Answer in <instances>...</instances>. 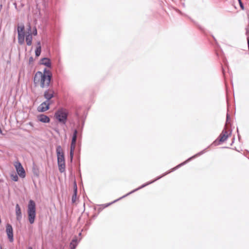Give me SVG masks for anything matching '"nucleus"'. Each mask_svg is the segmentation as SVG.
<instances>
[{
    "instance_id": "ddd939ff",
    "label": "nucleus",
    "mask_w": 249,
    "mask_h": 249,
    "mask_svg": "<svg viewBox=\"0 0 249 249\" xmlns=\"http://www.w3.org/2000/svg\"><path fill=\"white\" fill-rule=\"evenodd\" d=\"M39 64L44 65L49 68H52V63L51 59L48 57H43L40 60Z\"/></svg>"
},
{
    "instance_id": "ea45409f",
    "label": "nucleus",
    "mask_w": 249,
    "mask_h": 249,
    "mask_svg": "<svg viewBox=\"0 0 249 249\" xmlns=\"http://www.w3.org/2000/svg\"><path fill=\"white\" fill-rule=\"evenodd\" d=\"M0 249H2V247L1 245H0Z\"/></svg>"
},
{
    "instance_id": "423d86ee",
    "label": "nucleus",
    "mask_w": 249,
    "mask_h": 249,
    "mask_svg": "<svg viewBox=\"0 0 249 249\" xmlns=\"http://www.w3.org/2000/svg\"><path fill=\"white\" fill-rule=\"evenodd\" d=\"M80 131H79L77 129H73V133L72 136L70 146V162L72 163L73 160V158L74 155V151L75 148V144L76 143V141L78 138L81 139L82 137H80L79 136V134Z\"/></svg>"
},
{
    "instance_id": "4be33fe9",
    "label": "nucleus",
    "mask_w": 249,
    "mask_h": 249,
    "mask_svg": "<svg viewBox=\"0 0 249 249\" xmlns=\"http://www.w3.org/2000/svg\"><path fill=\"white\" fill-rule=\"evenodd\" d=\"M11 178L12 180L14 181H18V176L16 174H11Z\"/></svg>"
},
{
    "instance_id": "20e7f679",
    "label": "nucleus",
    "mask_w": 249,
    "mask_h": 249,
    "mask_svg": "<svg viewBox=\"0 0 249 249\" xmlns=\"http://www.w3.org/2000/svg\"><path fill=\"white\" fill-rule=\"evenodd\" d=\"M69 116L68 110L64 107L58 108L54 113V117L61 125H66Z\"/></svg>"
},
{
    "instance_id": "bb28decb",
    "label": "nucleus",
    "mask_w": 249,
    "mask_h": 249,
    "mask_svg": "<svg viewBox=\"0 0 249 249\" xmlns=\"http://www.w3.org/2000/svg\"><path fill=\"white\" fill-rule=\"evenodd\" d=\"M213 39H214V41L215 42V46H214V50H215V54L216 55H218V51L217 50V48H216V47H217V40L216 39L213 37Z\"/></svg>"
},
{
    "instance_id": "f257e3e1",
    "label": "nucleus",
    "mask_w": 249,
    "mask_h": 249,
    "mask_svg": "<svg viewBox=\"0 0 249 249\" xmlns=\"http://www.w3.org/2000/svg\"><path fill=\"white\" fill-rule=\"evenodd\" d=\"M204 154V150L201 151L200 152L197 153V154H195V155L192 156L191 157L188 158L187 160H186L185 161H184V162L178 164L177 166H176V167L172 168L171 169L170 171H167L165 173H164V174H163L162 175L160 176H159V177H157L154 180H153L152 181H149V182H147L143 184H142V185H141V186H140L139 187L133 190V191L130 192L129 193H127V194H126L124 196H123L121 197L120 198L113 201V202H110V203H107V204H103V205H101V206H103V208L102 209H104L108 206H109L110 205L113 204V203H115L116 202H117V201L121 199L122 198H124L127 196H128V195L137 191L138 190H140V189H141L142 188H143V187L154 182L155 181L160 179V178H162L163 177L167 175V174H169L170 173L172 172H173L175 170H176L177 169H178V168H179V167H181L182 166L186 164L187 163H188L189 161H190V160H192L198 157V156H200L201 155H202V154Z\"/></svg>"
},
{
    "instance_id": "39448f33",
    "label": "nucleus",
    "mask_w": 249,
    "mask_h": 249,
    "mask_svg": "<svg viewBox=\"0 0 249 249\" xmlns=\"http://www.w3.org/2000/svg\"><path fill=\"white\" fill-rule=\"evenodd\" d=\"M57 164L59 171L62 173L65 171V160L64 154L60 145H57L56 148Z\"/></svg>"
},
{
    "instance_id": "7ed1b4c3",
    "label": "nucleus",
    "mask_w": 249,
    "mask_h": 249,
    "mask_svg": "<svg viewBox=\"0 0 249 249\" xmlns=\"http://www.w3.org/2000/svg\"><path fill=\"white\" fill-rule=\"evenodd\" d=\"M52 79V72L47 68H44L43 72L37 71L35 74L33 82L36 86L39 84L40 87L44 89L51 86Z\"/></svg>"
},
{
    "instance_id": "1a4fd4ad",
    "label": "nucleus",
    "mask_w": 249,
    "mask_h": 249,
    "mask_svg": "<svg viewBox=\"0 0 249 249\" xmlns=\"http://www.w3.org/2000/svg\"><path fill=\"white\" fill-rule=\"evenodd\" d=\"M46 89L44 92V97L46 100L51 101V100L54 97L55 92L54 89L50 86Z\"/></svg>"
},
{
    "instance_id": "473e14b6",
    "label": "nucleus",
    "mask_w": 249,
    "mask_h": 249,
    "mask_svg": "<svg viewBox=\"0 0 249 249\" xmlns=\"http://www.w3.org/2000/svg\"><path fill=\"white\" fill-rule=\"evenodd\" d=\"M246 35L249 36V29H247L246 31Z\"/></svg>"
},
{
    "instance_id": "f03ea898",
    "label": "nucleus",
    "mask_w": 249,
    "mask_h": 249,
    "mask_svg": "<svg viewBox=\"0 0 249 249\" xmlns=\"http://www.w3.org/2000/svg\"><path fill=\"white\" fill-rule=\"evenodd\" d=\"M52 79V72L47 68H44L43 72L37 71L35 74L33 82L36 86L39 84L40 87L44 89L51 86Z\"/></svg>"
},
{
    "instance_id": "a19ab883",
    "label": "nucleus",
    "mask_w": 249,
    "mask_h": 249,
    "mask_svg": "<svg viewBox=\"0 0 249 249\" xmlns=\"http://www.w3.org/2000/svg\"><path fill=\"white\" fill-rule=\"evenodd\" d=\"M81 235V232H80V233H79V236H80Z\"/></svg>"
},
{
    "instance_id": "e433bc0d",
    "label": "nucleus",
    "mask_w": 249,
    "mask_h": 249,
    "mask_svg": "<svg viewBox=\"0 0 249 249\" xmlns=\"http://www.w3.org/2000/svg\"><path fill=\"white\" fill-rule=\"evenodd\" d=\"M2 7V4H0V11L1 10Z\"/></svg>"
},
{
    "instance_id": "dca6fc26",
    "label": "nucleus",
    "mask_w": 249,
    "mask_h": 249,
    "mask_svg": "<svg viewBox=\"0 0 249 249\" xmlns=\"http://www.w3.org/2000/svg\"><path fill=\"white\" fill-rule=\"evenodd\" d=\"M16 213L17 220L20 221L22 218V213L20 206L18 204L16 205Z\"/></svg>"
},
{
    "instance_id": "412c9836",
    "label": "nucleus",
    "mask_w": 249,
    "mask_h": 249,
    "mask_svg": "<svg viewBox=\"0 0 249 249\" xmlns=\"http://www.w3.org/2000/svg\"><path fill=\"white\" fill-rule=\"evenodd\" d=\"M41 52V48L39 47H36L35 50V55L36 57H38L40 55Z\"/></svg>"
},
{
    "instance_id": "b1692460",
    "label": "nucleus",
    "mask_w": 249,
    "mask_h": 249,
    "mask_svg": "<svg viewBox=\"0 0 249 249\" xmlns=\"http://www.w3.org/2000/svg\"><path fill=\"white\" fill-rule=\"evenodd\" d=\"M191 21L192 22H193L194 23V24H195V25H196V26H197V27L199 28V29L202 32H205V30H204V29L201 26H200L199 25L197 24V23H196V22H195L193 20L191 19Z\"/></svg>"
},
{
    "instance_id": "c9c22d12",
    "label": "nucleus",
    "mask_w": 249,
    "mask_h": 249,
    "mask_svg": "<svg viewBox=\"0 0 249 249\" xmlns=\"http://www.w3.org/2000/svg\"><path fill=\"white\" fill-rule=\"evenodd\" d=\"M29 124L32 126H33V124L32 122H29Z\"/></svg>"
},
{
    "instance_id": "a211bd4d",
    "label": "nucleus",
    "mask_w": 249,
    "mask_h": 249,
    "mask_svg": "<svg viewBox=\"0 0 249 249\" xmlns=\"http://www.w3.org/2000/svg\"><path fill=\"white\" fill-rule=\"evenodd\" d=\"M25 26L23 24L18 26L17 29L18 35H25Z\"/></svg>"
},
{
    "instance_id": "6ab92c4d",
    "label": "nucleus",
    "mask_w": 249,
    "mask_h": 249,
    "mask_svg": "<svg viewBox=\"0 0 249 249\" xmlns=\"http://www.w3.org/2000/svg\"><path fill=\"white\" fill-rule=\"evenodd\" d=\"M18 42L19 44L22 45L24 43L25 35H18Z\"/></svg>"
},
{
    "instance_id": "2eb2a0df",
    "label": "nucleus",
    "mask_w": 249,
    "mask_h": 249,
    "mask_svg": "<svg viewBox=\"0 0 249 249\" xmlns=\"http://www.w3.org/2000/svg\"><path fill=\"white\" fill-rule=\"evenodd\" d=\"M32 36L31 33V27L29 26L28 28V34L26 36V44L28 46H30L32 43Z\"/></svg>"
},
{
    "instance_id": "4c0bfd02",
    "label": "nucleus",
    "mask_w": 249,
    "mask_h": 249,
    "mask_svg": "<svg viewBox=\"0 0 249 249\" xmlns=\"http://www.w3.org/2000/svg\"><path fill=\"white\" fill-rule=\"evenodd\" d=\"M0 134H2V130L0 128Z\"/></svg>"
},
{
    "instance_id": "f3484780",
    "label": "nucleus",
    "mask_w": 249,
    "mask_h": 249,
    "mask_svg": "<svg viewBox=\"0 0 249 249\" xmlns=\"http://www.w3.org/2000/svg\"><path fill=\"white\" fill-rule=\"evenodd\" d=\"M78 242L79 241H78V239L76 237L73 238L70 244V249H75L78 245Z\"/></svg>"
},
{
    "instance_id": "72a5a7b5",
    "label": "nucleus",
    "mask_w": 249,
    "mask_h": 249,
    "mask_svg": "<svg viewBox=\"0 0 249 249\" xmlns=\"http://www.w3.org/2000/svg\"><path fill=\"white\" fill-rule=\"evenodd\" d=\"M247 41H248V49L249 50V37H248Z\"/></svg>"
},
{
    "instance_id": "393cba45",
    "label": "nucleus",
    "mask_w": 249,
    "mask_h": 249,
    "mask_svg": "<svg viewBox=\"0 0 249 249\" xmlns=\"http://www.w3.org/2000/svg\"><path fill=\"white\" fill-rule=\"evenodd\" d=\"M77 193L73 192V194L72 195V199H71V202L72 203H74L75 202L76 198L77 197Z\"/></svg>"
},
{
    "instance_id": "f8f14e48",
    "label": "nucleus",
    "mask_w": 249,
    "mask_h": 249,
    "mask_svg": "<svg viewBox=\"0 0 249 249\" xmlns=\"http://www.w3.org/2000/svg\"><path fill=\"white\" fill-rule=\"evenodd\" d=\"M230 135L231 132L227 130L226 129H224L219 137H220L219 139V144L220 142H224Z\"/></svg>"
},
{
    "instance_id": "cd10ccee",
    "label": "nucleus",
    "mask_w": 249,
    "mask_h": 249,
    "mask_svg": "<svg viewBox=\"0 0 249 249\" xmlns=\"http://www.w3.org/2000/svg\"><path fill=\"white\" fill-rule=\"evenodd\" d=\"M37 34V29H36V27H35L33 29V32L32 33V35H33L34 36H36Z\"/></svg>"
},
{
    "instance_id": "9d476101",
    "label": "nucleus",
    "mask_w": 249,
    "mask_h": 249,
    "mask_svg": "<svg viewBox=\"0 0 249 249\" xmlns=\"http://www.w3.org/2000/svg\"><path fill=\"white\" fill-rule=\"evenodd\" d=\"M51 104V101L45 100L38 107L37 110L39 112H44L50 109Z\"/></svg>"
},
{
    "instance_id": "c756f323",
    "label": "nucleus",
    "mask_w": 249,
    "mask_h": 249,
    "mask_svg": "<svg viewBox=\"0 0 249 249\" xmlns=\"http://www.w3.org/2000/svg\"><path fill=\"white\" fill-rule=\"evenodd\" d=\"M34 58L32 56L30 57L29 59V63L31 64V63H32L34 61Z\"/></svg>"
},
{
    "instance_id": "2f4dec72",
    "label": "nucleus",
    "mask_w": 249,
    "mask_h": 249,
    "mask_svg": "<svg viewBox=\"0 0 249 249\" xmlns=\"http://www.w3.org/2000/svg\"><path fill=\"white\" fill-rule=\"evenodd\" d=\"M37 47H39L40 48H41V43L40 41H37Z\"/></svg>"
},
{
    "instance_id": "c85d7f7f",
    "label": "nucleus",
    "mask_w": 249,
    "mask_h": 249,
    "mask_svg": "<svg viewBox=\"0 0 249 249\" xmlns=\"http://www.w3.org/2000/svg\"><path fill=\"white\" fill-rule=\"evenodd\" d=\"M240 6L242 10L244 9V6L243 3L242 2L241 0H238Z\"/></svg>"
},
{
    "instance_id": "9b49d317",
    "label": "nucleus",
    "mask_w": 249,
    "mask_h": 249,
    "mask_svg": "<svg viewBox=\"0 0 249 249\" xmlns=\"http://www.w3.org/2000/svg\"><path fill=\"white\" fill-rule=\"evenodd\" d=\"M6 231L7 235L8 238L10 242H13L14 240L13 238V230L12 226L10 224H7L6 226Z\"/></svg>"
},
{
    "instance_id": "0eeeda50",
    "label": "nucleus",
    "mask_w": 249,
    "mask_h": 249,
    "mask_svg": "<svg viewBox=\"0 0 249 249\" xmlns=\"http://www.w3.org/2000/svg\"><path fill=\"white\" fill-rule=\"evenodd\" d=\"M27 213L29 222L32 224L34 223L36 216V203L33 200H30L28 205Z\"/></svg>"
},
{
    "instance_id": "7c9ffc66",
    "label": "nucleus",
    "mask_w": 249,
    "mask_h": 249,
    "mask_svg": "<svg viewBox=\"0 0 249 249\" xmlns=\"http://www.w3.org/2000/svg\"><path fill=\"white\" fill-rule=\"evenodd\" d=\"M102 208H103V206H100V207L98 209V213H100L102 211V210L103 209H102Z\"/></svg>"
},
{
    "instance_id": "aec40b11",
    "label": "nucleus",
    "mask_w": 249,
    "mask_h": 249,
    "mask_svg": "<svg viewBox=\"0 0 249 249\" xmlns=\"http://www.w3.org/2000/svg\"><path fill=\"white\" fill-rule=\"evenodd\" d=\"M84 124H85V121L83 120L82 121V122L81 126H80V124H78V125L77 126V128L76 129L77 130H78L79 131H80V133L79 134V136L80 137H82V130H83V128Z\"/></svg>"
},
{
    "instance_id": "5701e85b",
    "label": "nucleus",
    "mask_w": 249,
    "mask_h": 249,
    "mask_svg": "<svg viewBox=\"0 0 249 249\" xmlns=\"http://www.w3.org/2000/svg\"><path fill=\"white\" fill-rule=\"evenodd\" d=\"M33 172L35 176H36L37 177H38L39 176V171L37 168H36L35 167H33Z\"/></svg>"
},
{
    "instance_id": "f704fd0d",
    "label": "nucleus",
    "mask_w": 249,
    "mask_h": 249,
    "mask_svg": "<svg viewBox=\"0 0 249 249\" xmlns=\"http://www.w3.org/2000/svg\"><path fill=\"white\" fill-rule=\"evenodd\" d=\"M97 215H98V214H94V215L92 216V218H93V219L95 218L97 216Z\"/></svg>"
},
{
    "instance_id": "4468645a",
    "label": "nucleus",
    "mask_w": 249,
    "mask_h": 249,
    "mask_svg": "<svg viewBox=\"0 0 249 249\" xmlns=\"http://www.w3.org/2000/svg\"><path fill=\"white\" fill-rule=\"evenodd\" d=\"M37 118L39 121L43 123H49L50 122L49 117L44 114L37 115Z\"/></svg>"
},
{
    "instance_id": "58836bf2",
    "label": "nucleus",
    "mask_w": 249,
    "mask_h": 249,
    "mask_svg": "<svg viewBox=\"0 0 249 249\" xmlns=\"http://www.w3.org/2000/svg\"><path fill=\"white\" fill-rule=\"evenodd\" d=\"M28 249H33L31 247H29L28 248Z\"/></svg>"
},
{
    "instance_id": "a878e982",
    "label": "nucleus",
    "mask_w": 249,
    "mask_h": 249,
    "mask_svg": "<svg viewBox=\"0 0 249 249\" xmlns=\"http://www.w3.org/2000/svg\"><path fill=\"white\" fill-rule=\"evenodd\" d=\"M73 192L77 193V186L76 181L73 182Z\"/></svg>"
},
{
    "instance_id": "6e6552de",
    "label": "nucleus",
    "mask_w": 249,
    "mask_h": 249,
    "mask_svg": "<svg viewBox=\"0 0 249 249\" xmlns=\"http://www.w3.org/2000/svg\"><path fill=\"white\" fill-rule=\"evenodd\" d=\"M14 165L18 175L21 178H25L26 176V173L21 163L18 161L15 162Z\"/></svg>"
}]
</instances>
